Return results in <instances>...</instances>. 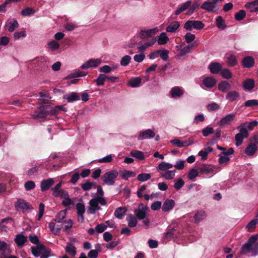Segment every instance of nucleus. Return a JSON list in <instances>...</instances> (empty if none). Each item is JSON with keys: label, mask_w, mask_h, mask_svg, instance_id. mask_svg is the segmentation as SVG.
Wrapping results in <instances>:
<instances>
[{"label": "nucleus", "mask_w": 258, "mask_h": 258, "mask_svg": "<svg viewBox=\"0 0 258 258\" xmlns=\"http://www.w3.org/2000/svg\"><path fill=\"white\" fill-rule=\"evenodd\" d=\"M184 38L186 42L189 44L195 39L196 36L195 34L188 32L185 35Z\"/></svg>", "instance_id": "obj_61"}, {"label": "nucleus", "mask_w": 258, "mask_h": 258, "mask_svg": "<svg viewBox=\"0 0 258 258\" xmlns=\"http://www.w3.org/2000/svg\"><path fill=\"white\" fill-rule=\"evenodd\" d=\"M231 88V85L226 81H223L219 83L218 86V90L222 92H226Z\"/></svg>", "instance_id": "obj_36"}, {"label": "nucleus", "mask_w": 258, "mask_h": 258, "mask_svg": "<svg viewBox=\"0 0 258 258\" xmlns=\"http://www.w3.org/2000/svg\"><path fill=\"white\" fill-rule=\"evenodd\" d=\"M202 82L206 88H212L216 85L217 80L212 77H208L204 78Z\"/></svg>", "instance_id": "obj_21"}, {"label": "nucleus", "mask_w": 258, "mask_h": 258, "mask_svg": "<svg viewBox=\"0 0 258 258\" xmlns=\"http://www.w3.org/2000/svg\"><path fill=\"white\" fill-rule=\"evenodd\" d=\"M175 206V202L172 199H167L164 202L162 207L163 212H169L171 211Z\"/></svg>", "instance_id": "obj_23"}, {"label": "nucleus", "mask_w": 258, "mask_h": 258, "mask_svg": "<svg viewBox=\"0 0 258 258\" xmlns=\"http://www.w3.org/2000/svg\"><path fill=\"white\" fill-rule=\"evenodd\" d=\"M159 31L158 27L152 29L142 30L139 33V36L141 39H146L155 35Z\"/></svg>", "instance_id": "obj_11"}, {"label": "nucleus", "mask_w": 258, "mask_h": 258, "mask_svg": "<svg viewBox=\"0 0 258 258\" xmlns=\"http://www.w3.org/2000/svg\"><path fill=\"white\" fill-rule=\"evenodd\" d=\"M142 79L140 77L132 78L128 82V86L132 88H137L141 85Z\"/></svg>", "instance_id": "obj_33"}, {"label": "nucleus", "mask_w": 258, "mask_h": 258, "mask_svg": "<svg viewBox=\"0 0 258 258\" xmlns=\"http://www.w3.org/2000/svg\"><path fill=\"white\" fill-rule=\"evenodd\" d=\"M208 69L211 74H218L222 70V66L219 62H212L209 65Z\"/></svg>", "instance_id": "obj_22"}, {"label": "nucleus", "mask_w": 258, "mask_h": 258, "mask_svg": "<svg viewBox=\"0 0 258 258\" xmlns=\"http://www.w3.org/2000/svg\"><path fill=\"white\" fill-rule=\"evenodd\" d=\"M76 210L78 215V221L80 223L84 221V214L85 212V206L83 204L79 203L76 205Z\"/></svg>", "instance_id": "obj_13"}, {"label": "nucleus", "mask_w": 258, "mask_h": 258, "mask_svg": "<svg viewBox=\"0 0 258 258\" xmlns=\"http://www.w3.org/2000/svg\"><path fill=\"white\" fill-rule=\"evenodd\" d=\"M173 167V164L165 162H162L158 166L159 169L161 171H164L172 168Z\"/></svg>", "instance_id": "obj_52"}, {"label": "nucleus", "mask_w": 258, "mask_h": 258, "mask_svg": "<svg viewBox=\"0 0 258 258\" xmlns=\"http://www.w3.org/2000/svg\"><path fill=\"white\" fill-rule=\"evenodd\" d=\"M121 177L124 180H127L130 177H133L136 175V173L132 171L124 170L120 173Z\"/></svg>", "instance_id": "obj_45"}, {"label": "nucleus", "mask_w": 258, "mask_h": 258, "mask_svg": "<svg viewBox=\"0 0 258 258\" xmlns=\"http://www.w3.org/2000/svg\"><path fill=\"white\" fill-rule=\"evenodd\" d=\"M48 114V111L44 106H41L38 107L32 114L34 118H45Z\"/></svg>", "instance_id": "obj_10"}, {"label": "nucleus", "mask_w": 258, "mask_h": 258, "mask_svg": "<svg viewBox=\"0 0 258 258\" xmlns=\"http://www.w3.org/2000/svg\"><path fill=\"white\" fill-rule=\"evenodd\" d=\"M161 176L166 180H171L173 179L175 175V170H167V171L161 174Z\"/></svg>", "instance_id": "obj_43"}, {"label": "nucleus", "mask_w": 258, "mask_h": 258, "mask_svg": "<svg viewBox=\"0 0 258 258\" xmlns=\"http://www.w3.org/2000/svg\"><path fill=\"white\" fill-rule=\"evenodd\" d=\"M246 8L250 12H258V0L254 1L251 3H247L245 5Z\"/></svg>", "instance_id": "obj_29"}, {"label": "nucleus", "mask_w": 258, "mask_h": 258, "mask_svg": "<svg viewBox=\"0 0 258 258\" xmlns=\"http://www.w3.org/2000/svg\"><path fill=\"white\" fill-rule=\"evenodd\" d=\"M175 228H168L164 233V237L167 240H169L173 237V232L175 231Z\"/></svg>", "instance_id": "obj_53"}, {"label": "nucleus", "mask_w": 258, "mask_h": 258, "mask_svg": "<svg viewBox=\"0 0 258 258\" xmlns=\"http://www.w3.org/2000/svg\"><path fill=\"white\" fill-rule=\"evenodd\" d=\"M35 13V10L30 7L26 8L21 12V14L23 16H29Z\"/></svg>", "instance_id": "obj_54"}, {"label": "nucleus", "mask_w": 258, "mask_h": 258, "mask_svg": "<svg viewBox=\"0 0 258 258\" xmlns=\"http://www.w3.org/2000/svg\"><path fill=\"white\" fill-rule=\"evenodd\" d=\"M242 86L245 90H251L254 87V81L252 79H246L243 81Z\"/></svg>", "instance_id": "obj_31"}, {"label": "nucleus", "mask_w": 258, "mask_h": 258, "mask_svg": "<svg viewBox=\"0 0 258 258\" xmlns=\"http://www.w3.org/2000/svg\"><path fill=\"white\" fill-rule=\"evenodd\" d=\"M200 172L202 174H208L213 172L212 168L207 166H203L200 168Z\"/></svg>", "instance_id": "obj_64"}, {"label": "nucleus", "mask_w": 258, "mask_h": 258, "mask_svg": "<svg viewBox=\"0 0 258 258\" xmlns=\"http://www.w3.org/2000/svg\"><path fill=\"white\" fill-rule=\"evenodd\" d=\"M194 46L195 45L194 44H190L183 47L179 51V56L181 57L186 53H191L192 52V47H194Z\"/></svg>", "instance_id": "obj_39"}, {"label": "nucleus", "mask_w": 258, "mask_h": 258, "mask_svg": "<svg viewBox=\"0 0 258 258\" xmlns=\"http://www.w3.org/2000/svg\"><path fill=\"white\" fill-rule=\"evenodd\" d=\"M254 64V59L252 56H246L242 61V65L243 68H250Z\"/></svg>", "instance_id": "obj_25"}, {"label": "nucleus", "mask_w": 258, "mask_h": 258, "mask_svg": "<svg viewBox=\"0 0 258 258\" xmlns=\"http://www.w3.org/2000/svg\"><path fill=\"white\" fill-rule=\"evenodd\" d=\"M245 107H254L258 106V100L252 99L249 100L244 102Z\"/></svg>", "instance_id": "obj_62"}, {"label": "nucleus", "mask_w": 258, "mask_h": 258, "mask_svg": "<svg viewBox=\"0 0 258 258\" xmlns=\"http://www.w3.org/2000/svg\"><path fill=\"white\" fill-rule=\"evenodd\" d=\"M130 155L132 157L140 160H143L145 158L143 152L139 150H134L131 151L130 152Z\"/></svg>", "instance_id": "obj_42"}, {"label": "nucleus", "mask_w": 258, "mask_h": 258, "mask_svg": "<svg viewBox=\"0 0 258 258\" xmlns=\"http://www.w3.org/2000/svg\"><path fill=\"white\" fill-rule=\"evenodd\" d=\"M183 93L184 90L177 86L173 87L170 91L171 97L172 98H180Z\"/></svg>", "instance_id": "obj_20"}, {"label": "nucleus", "mask_w": 258, "mask_h": 258, "mask_svg": "<svg viewBox=\"0 0 258 258\" xmlns=\"http://www.w3.org/2000/svg\"><path fill=\"white\" fill-rule=\"evenodd\" d=\"M48 227L50 231L54 235H58L61 229L60 226L56 225L54 222H50Z\"/></svg>", "instance_id": "obj_38"}, {"label": "nucleus", "mask_w": 258, "mask_h": 258, "mask_svg": "<svg viewBox=\"0 0 258 258\" xmlns=\"http://www.w3.org/2000/svg\"><path fill=\"white\" fill-rule=\"evenodd\" d=\"M257 150V147L256 144H249L245 150V153L248 156L253 155Z\"/></svg>", "instance_id": "obj_28"}, {"label": "nucleus", "mask_w": 258, "mask_h": 258, "mask_svg": "<svg viewBox=\"0 0 258 258\" xmlns=\"http://www.w3.org/2000/svg\"><path fill=\"white\" fill-rule=\"evenodd\" d=\"M184 183V181L180 178L175 181L174 187L176 190H178L183 186Z\"/></svg>", "instance_id": "obj_58"}, {"label": "nucleus", "mask_w": 258, "mask_h": 258, "mask_svg": "<svg viewBox=\"0 0 258 258\" xmlns=\"http://www.w3.org/2000/svg\"><path fill=\"white\" fill-rule=\"evenodd\" d=\"M67 215V210L60 211L56 216L54 221L56 223H63Z\"/></svg>", "instance_id": "obj_35"}, {"label": "nucleus", "mask_w": 258, "mask_h": 258, "mask_svg": "<svg viewBox=\"0 0 258 258\" xmlns=\"http://www.w3.org/2000/svg\"><path fill=\"white\" fill-rule=\"evenodd\" d=\"M155 133L151 129H147L141 132L138 137L139 140H147L154 138Z\"/></svg>", "instance_id": "obj_15"}, {"label": "nucleus", "mask_w": 258, "mask_h": 258, "mask_svg": "<svg viewBox=\"0 0 258 258\" xmlns=\"http://www.w3.org/2000/svg\"><path fill=\"white\" fill-rule=\"evenodd\" d=\"M216 23L217 27L220 29H224L226 28V26L223 19L221 16H218L216 19Z\"/></svg>", "instance_id": "obj_51"}, {"label": "nucleus", "mask_w": 258, "mask_h": 258, "mask_svg": "<svg viewBox=\"0 0 258 258\" xmlns=\"http://www.w3.org/2000/svg\"><path fill=\"white\" fill-rule=\"evenodd\" d=\"M156 42V39H153L147 42L144 43L143 45H140L138 47V49L140 51H144L146 50L148 47L153 46Z\"/></svg>", "instance_id": "obj_47"}, {"label": "nucleus", "mask_w": 258, "mask_h": 258, "mask_svg": "<svg viewBox=\"0 0 258 258\" xmlns=\"http://www.w3.org/2000/svg\"><path fill=\"white\" fill-rule=\"evenodd\" d=\"M239 93L236 91L229 92L226 95V99L230 102L236 101L239 98Z\"/></svg>", "instance_id": "obj_27"}, {"label": "nucleus", "mask_w": 258, "mask_h": 258, "mask_svg": "<svg viewBox=\"0 0 258 258\" xmlns=\"http://www.w3.org/2000/svg\"><path fill=\"white\" fill-rule=\"evenodd\" d=\"M15 207L17 211H24L33 209L28 202L21 199L17 200L15 204Z\"/></svg>", "instance_id": "obj_9"}, {"label": "nucleus", "mask_w": 258, "mask_h": 258, "mask_svg": "<svg viewBox=\"0 0 258 258\" xmlns=\"http://www.w3.org/2000/svg\"><path fill=\"white\" fill-rule=\"evenodd\" d=\"M126 221L128 226L131 228L135 227L137 225V220L136 218L132 214H129L126 217Z\"/></svg>", "instance_id": "obj_37"}, {"label": "nucleus", "mask_w": 258, "mask_h": 258, "mask_svg": "<svg viewBox=\"0 0 258 258\" xmlns=\"http://www.w3.org/2000/svg\"><path fill=\"white\" fill-rule=\"evenodd\" d=\"M257 125L258 121L255 120L250 122H245L242 123L239 126H243V128H246L247 127L249 130H252L254 127Z\"/></svg>", "instance_id": "obj_40"}, {"label": "nucleus", "mask_w": 258, "mask_h": 258, "mask_svg": "<svg viewBox=\"0 0 258 258\" xmlns=\"http://www.w3.org/2000/svg\"><path fill=\"white\" fill-rule=\"evenodd\" d=\"M48 48L52 51L57 50L60 47V45L55 40H52L48 43Z\"/></svg>", "instance_id": "obj_56"}, {"label": "nucleus", "mask_w": 258, "mask_h": 258, "mask_svg": "<svg viewBox=\"0 0 258 258\" xmlns=\"http://www.w3.org/2000/svg\"><path fill=\"white\" fill-rule=\"evenodd\" d=\"M7 25L9 26L8 30L10 32H13L19 26V24L15 19H12V20L8 21Z\"/></svg>", "instance_id": "obj_41"}, {"label": "nucleus", "mask_w": 258, "mask_h": 258, "mask_svg": "<svg viewBox=\"0 0 258 258\" xmlns=\"http://www.w3.org/2000/svg\"><path fill=\"white\" fill-rule=\"evenodd\" d=\"M258 238L257 235H253L243 244L240 249V253L242 254H246L251 252L252 256L258 255Z\"/></svg>", "instance_id": "obj_2"}, {"label": "nucleus", "mask_w": 258, "mask_h": 258, "mask_svg": "<svg viewBox=\"0 0 258 258\" xmlns=\"http://www.w3.org/2000/svg\"><path fill=\"white\" fill-rule=\"evenodd\" d=\"M126 211L127 208L125 207L117 208L114 212V216L118 219H122Z\"/></svg>", "instance_id": "obj_32"}, {"label": "nucleus", "mask_w": 258, "mask_h": 258, "mask_svg": "<svg viewBox=\"0 0 258 258\" xmlns=\"http://www.w3.org/2000/svg\"><path fill=\"white\" fill-rule=\"evenodd\" d=\"M151 174L149 173H141L138 175L137 179L141 182H145L151 178Z\"/></svg>", "instance_id": "obj_57"}, {"label": "nucleus", "mask_w": 258, "mask_h": 258, "mask_svg": "<svg viewBox=\"0 0 258 258\" xmlns=\"http://www.w3.org/2000/svg\"><path fill=\"white\" fill-rule=\"evenodd\" d=\"M118 175V172L115 170H111L106 172L102 176L101 179L108 185H113L115 184L116 178Z\"/></svg>", "instance_id": "obj_4"}, {"label": "nucleus", "mask_w": 258, "mask_h": 258, "mask_svg": "<svg viewBox=\"0 0 258 258\" xmlns=\"http://www.w3.org/2000/svg\"><path fill=\"white\" fill-rule=\"evenodd\" d=\"M102 62L101 58H91L83 63L80 68L82 70L97 68Z\"/></svg>", "instance_id": "obj_8"}, {"label": "nucleus", "mask_w": 258, "mask_h": 258, "mask_svg": "<svg viewBox=\"0 0 258 258\" xmlns=\"http://www.w3.org/2000/svg\"><path fill=\"white\" fill-rule=\"evenodd\" d=\"M97 190L99 196H95L89 202V207L87 212L89 214H94L97 211L101 210L102 208L99 206V204L102 206H105L107 204L105 199L103 197L104 191L100 185L97 187Z\"/></svg>", "instance_id": "obj_1"}, {"label": "nucleus", "mask_w": 258, "mask_h": 258, "mask_svg": "<svg viewBox=\"0 0 258 258\" xmlns=\"http://www.w3.org/2000/svg\"><path fill=\"white\" fill-rule=\"evenodd\" d=\"M65 249L67 252L72 256H75L76 254V248L74 245L71 243L67 244Z\"/></svg>", "instance_id": "obj_46"}, {"label": "nucleus", "mask_w": 258, "mask_h": 258, "mask_svg": "<svg viewBox=\"0 0 258 258\" xmlns=\"http://www.w3.org/2000/svg\"><path fill=\"white\" fill-rule=\"evenodd\" d=\"M149 210L147 206L141 203L139 205L138 209L135 210L134 213L138 219L143 220L146 218Z\"/></svg>", "instance_id": "obj_7"}, {"label": "nucleus", "mask_w": 258, "mask_h": 258, "mask_svg": "<svg viewBox=\"0 0 258 258\" xmlns=\"http://www.w3.org/2000/svg\"><path fill=\"white\" fill-rule=\"evenodd\" d=\"M235 115L234 113H230L223 117L218 122V124L220 126H225L230 124L234 120Z\"/></svg>", "instance_id": "obj_16"}, {"label": "nucleus", "mask_w": 258, "mask_h": 258, "mask_svg": "<svg viewBox=\"0 0 258 258\" xmlns=\"http://www.w3.org/2000/svg\"><path fill=\"white\" fill-rule=\"evenodd\" d=\"M63 99L66 100L68 102H73L80 100V96L78 93L73 92L65 94L62 97Z\"/></svg>", "instance_id": "obj_18"}, {"label": "nucleus", "mask_w": 258, "mask_h": 258, "mask_svg": "<svg viewBox=\"0 0 258 258\" xmlns=\"http://www.w3.org/2000/svg\"><path fill=\"white\" fill-rule=\"evenodd\" d=\"M132 58L130 56L126 55L123 56L120 61V64L122 67L128 66L131 62Z\"/></svg>", "instance_id": "obj_55"}, {"label": "nucleus", "mask_w": 258, "mask_h": 258, "mask_svg": "<svg viewBox=\"0 0 258 258\" xmlns=\"http://www.w3.org/2000/svg\"><path fill=\"white\" fill-rule=\"evenodd\" d=\"M245 16L246 13L245 11L241 10L235 14L234 17L237 21H241L244 18Z\"/></svg>", "instance_id": "obj_59"}, {"label": "nucleus", "mask_w": 258, "mask_h": 258, "mask_svg": "<svg viewBox=\"0 0 258 258\" xmlns=\"http://www.w3.org/2000/svg\"><path fill=\"white\" fill-rule=\"evenodd\" d=\"M183 27L187 31H191L192 29L199 30L205 27V24L199 20H188L184 23Z\"/></svg>", "instance_id": "obj_5"}, {"label": "nucleus", "mask_w": 258, "mask_h": 258, "mask_svg": "<svg viewBox=\"0 0 258 258\" xmlns=\"http://www.w3.org/2000/svg\"><path fill=\"white\" fill-rule=\"evenodd\" d=\"M237 129L239 133L235 135V139L236 141L235 145L238 147L242 144L243 139L248 137L249 134L247 130L243 128V126H238Z\"/></svg>", "instance_id": "obj_6"}, {"label": "nucleus", "mask_w": 258, "mask_h": 258, "mask_svg": "<svg viewBox=\"0 0 258 258\" xmlns=\"http://www.w3.org/2000/svg\"><path fill=\"white\" fill-rule=\"evenodd\" d=\"M27 241V237L21 234H18L16 235L15 242L19 247H22Z\"/></svg>", "instance_id": "obj_26"}, {"label": "nucleus", "mask_w": 258, "mask_h": 258, "mask_svg": "<svg viewBox=\"0 0 258 258\" xmlns=\"http://www.w3.org/2000/svg\"><path fill=\"white\" fill-rule=\"evenodd\" d=\"M206 218V213L203 211H198L194 216V219L196 223H199Z\"/></svg>", "instance_id": "obj_48"}, {"label": "nucleus", "mask_w": 258, "mask_h": 258, "mask_svg": "<svg viewBox=\"0 0 258 258\" xmlns=\"http://www.w3.org/2000/svg\"><path fill=\"white\" fill-rule=\"evenodd\" d=\"M95 249L91 250L88 253V256L89 258H97L98 255V253L101 251V248L100 244L97 243L95 245Z\"/></svg>", "instance_id": "obj_30"}, {"label": "nucleus", "mask_w": 258, "mask_h": 258, "mask_svg": "<svg viewBox=\"0 0 258 258\" xmlns=\"http://www.w3.org/2000/svg\"><path fill=\"white\" fill-rule=\"evenodd\" d=\"M31 249L33 256L35 257L40 256V258H48L50 256L51 250L42 243L32 246Z\"/></svg>", "instance_id": "obj_3"}, {"label": "nucleus", "mask_w": 258, "mask_h": 258, "mask_svg": "<svg viewBox=\"0 0 258 258\" xmlns=\"http://www.w3.org/2000/svg\"><path fill=\"white\" fill-rule=\"evenodd\" d=\"M106 80H107V76L104 74H100L98 77L94 80V82L99 86L103 85Z\"/></svg>", "instance_id": "obj_50"}, {"label": "nucleus", "mask_w": 258, "mask_h": 258, "mask_svg": "<svg viewBox=\"0 0 258 258\" xmlns=\"http://www.w3.org/2000/svg\"><path fill=\"white\" fill-rule=\"evenodd\" d=\"M169 40L167 34L165 32H162L158 37L157 43L159 45L166 44Z\"/></svg>", "instance_id": "obj_34"}, {"label": "nucleus", "mask_w": 258, "mask_h": 258, "mask_svg": "<svg viewBox=\"0 0 258 258\" xmlns=\"http://www.w3.org/2000/svg\"><path fill=\"white\" fill-rule=\"evenodd\" d=\"M227 63L229 67H234L237 63V60L234 55L230 54L227 57Z\"/></svg>", "instance_id": "obj_49"}, {"label": "nucleus", "mask_w": 258, "mask_h": 258, "mask_svg": "<svg viewBox=\"0 0 258 258\" xmlns=\"http://www.w3.org/2000/svg\"><path fill=\"white\" fill-rule=\"evenodd\" d=\"M191 1H187L184 3H181L178 6L174 12L175 15L178 16L181 13L186 10L191 6Z\"/></svg>", "instance_id": "obj_17"}, {"label": "nucleus", "mask_w": 258, "mask_h": 258, "mask_svg": "<svg viewBox=\"0 0 258 258\" xmlns=\"http://www.w3.org/2000/svg\"><path fill=\"white\" fill-rule=\"evenodd\" d=\"M35 187V182L33 181L30 180L25 182L24 187L27 191L31 190L34 189Z\"/></svg>", "instance_id": "obj_63"}, {"label": "nucleus", "mask_w": 258, "mask_h": 258, "mask_svg": "<svg viewBox=\"0 0 258 258\" xmlns=\"http://www.w3.org/2000/svg\"><path fill=\"white\" fill-rule=\"evenodd\" d=\"M180 26V22L174 21L170 23L166 27V30L167 32L173 33L176 32Z\"/></svg>", "instance_id": "obj_24"}, {"label": "nucleus", "mask_w": 258, "mask_h": 258, "mask_svg": "<svg viewBox=\"0 0 258 258\" xmlns=\"http://www.w3.org/2000/svg\"><path fill=\"white\" fill-rule=\"evenodd\" d=\"M233 153L234 150L232 148H229L228 150L226 152H223L219 155V163L220 164H222L228 162L230 160V158L228 157V156L230 155H232Z\"/></svg>", "instance_id": "obj_12"}, {"label": "nucleus", "mask_w": 258, "mask_h": 258, "mask_svg": "<svg viewBox=\"0 0 258 258\" xmlns=\"http://www.w3.org/2000/svg\"><path fill=\"white\" fill-rule=\"evenodd\" d=\"M54 181L53 178H48L43 180L41 182L40 188L42 191H45L48 190L50 187L54 184Z\"/></svg>", "instance_id": "obj_19"}, {"label": "nucleus", "mask_w": 258, "mask_h": 258, "mask_svg": "<svg viewBox=\"0 0 258 258\" xmlns=\"http://www.w3.org/2000/svg\"><path fill=\"white\" fill-rule=\"evenodd\" d=\"M221 71V75L223 78L229 79L232 77V74L228 69H224Z\"/></svg>", "instance_id": "obj_60"}, {"label": "nucleus", "mask_w": 258, "mask_h": 258, "mask_svg": "<svg viewBox=\"0 0 258 258\" xmlns=\"http://www.w3.org/2000/svg\"><path fill=\"white\" fill-rule=\"evenodd\" d=\"M87 75V73L81 71L80 70H75L73 73H72L70 75H69L66 78V79L69 78H78L81 77L86 76Z\"/></svg>", "instance_id": "obj_44"}, {"label": "nucleus", "mask_w": 258, "mask_h": 258, "mask_svg": "<svg viewBox=\"0 0 258 258\" xmlns=\"http://www.w3.org/2000/svg\"><path fill=\"white\" fill-rule=\"evenodd\" d=\"M61 182H59L57 183L53 188L52 190L53 191L52 195L55 197L62 198L64 196H67V191L61 188Z\"/></svg>", "instance_id": "obj_14"}]
</instances>
